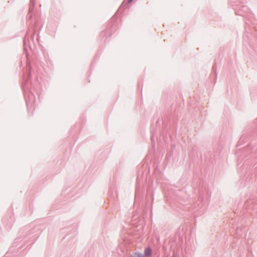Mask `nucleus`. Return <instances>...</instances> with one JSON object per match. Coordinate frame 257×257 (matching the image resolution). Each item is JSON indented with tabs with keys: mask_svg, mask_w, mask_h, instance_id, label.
<instances>
[{
	"mask_svg": "<svg viewBox=\"0 0 257 257\" xmlns=\"http://www.w3.org/2000/svg\"><path fill=\"white\" fill-rule=\"evenodd\" d=\"M151 253V250L150 248H147L145 251V254L146 256H149Z\"/></svg>",
	"mask_w": 257,
	"mask_h": 257,
	"instance_id": "1",
	"label": "nucleus"
},
{
	"mask_svg": "<svg viewBox=\"0 0 257 257\" xmlns=\"http://www.w3.org/2000/svg\"><path fill=\"white\" fill-rule=\"evenodd\" d=\"M131 257H144V256L139 253H135L133 255L131 256Z\"/></svg>",
	"mask_w": 257,
	"mask_h": 257,
	"instance_id": "2",
	"label": "nucleus"
},
{
	"mask_svg": "<svg viewBox=\"0 0 257 257\" xmlns=\"http://www.w3.org/2000/svg\"><path fill=\"white\" fill-rule=\"evenodd\" d=\"M132 1H133V0H129V1H128V2H129V3H131Z\"/></svg>",
	"mask_w": 257,
	"mask_h": 257,
	"instance_id": "3",
	"label": "nucleus"
},
{
	"mask_svg": "<svg viewBox=\"0 0 257 257\" xmlns=\"http://www.w3.org/2000/svg\"><path fill=\"white\" fill-rule=\"evenodd\" d=\"M172 257H176V256H172Z\"/></svg>",
	"mask_w": 257,
	"mask_h": 257,
	"instance_id": "4",
	"label": "nucleus"
}]
</instances>
